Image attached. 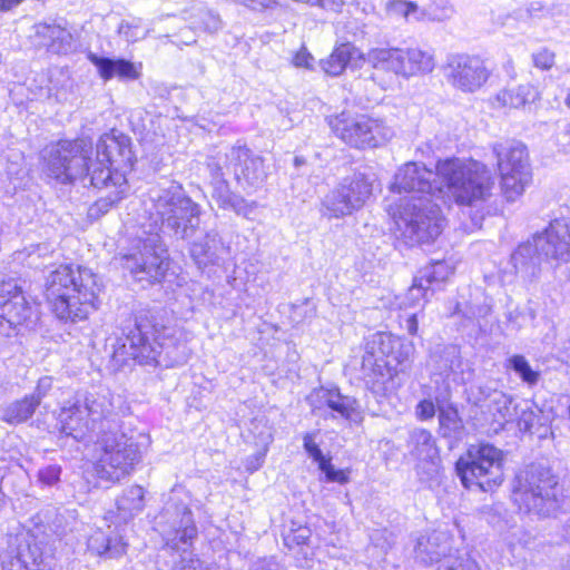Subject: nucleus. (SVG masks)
<instances>
[{"label":"nucleus","instance_id":"1","mask_svg":"<svg viewBox=\"0 0 570 570\" xmlns=\"http://www.w3.org/2000/svg\"><path fill=\"white\" fill-rule=\"evenodd\" d=\"M436 178V168L434 173L413 161L404 164L394 175L392 191L422 194L405 199L394 216L400 236L411 246L433 242L443 229L444 219L434 199L443 200L444 190Z\"/></svg>","mask_w":570,"mask_h":570},{"label":"nucleus","instance_id":"2","mask_svg":"<svg viewBox=\"0 0 570 570\" xmlns=\"http://www.w3.org/2000/svg\"><path fill=\"white\" fill-rule=\"evenodd\" d=\"M190 356L181 334L170 327L140 320L129 333L118 341L112 357L118 363L129 358L146 365L175 367L186 364Z\"/></svg>","mask_w":570,"mask_h":570},{"label":"nucleus","instance_id":"3","mask_svg":"<svg viewBox=\"0 0 570 570\" xmlns=\"http://www.w3.org/2000/svg\"><path fill=\"white\" fill-rule=\"evenodd\" d=\"M102 291L100 277L87 267L59 266L46 283V298L61 321L80 322L98 309Z\"/></svg>","mask_w":570,"mask_h":570},{"label":"nucleus","instance_id":"4","mask_svg":"<svg viewBox=\"0 0 570 570\" xmlns=\"http://www.w3.org/2000/svg\"><path fill=\"white\" fill-rule=\"evenodd\" d=\"M114 416L112 395L108 390L78 391L65 401L57 423L65 435L85 441L112 430Z\"/></svg>","mask_w":570,"mask_h":570},{"label":"nucleus","instance_id":"5","mask_svg":"<svg viewBox=\"0 0 570 570\" xmlns=\"http://www.w3.org/2000/svg\"><path fill=\"white\" fill-rule=\"evenodd\" d=\"M556 266L570 262V220L557 218L540 233L518 246L511 255L514 271L523 279L532 282L541 273V263Z\"/></svg>","mask_w":570,"mask_h":570},{"label":"nucleus","instance_id":"6","mask_svg":"<svg viewBox=\"0 0 570 570\" xmlns=\"http://www.w3.org/2000/svg\"><path fill=\"white\" fill-rule=\"evenodd\" d=\"M438 177L459 205L473 206L492 195L494 179L489 168L475 160L448 158L436 164Z\"/></svg>","mask_w":570,"mask_h":570},{"label":"nucleus","instance_id":"7","mask_svg":"<svg viewBox=\"0 0 570 570\" xmlns=\"http://www.w3.org/2000/svg\"><path fill=\"white\" fill-rule=\"evenodd\" d=\"M150 200V226L176 239L189 238L198 229L200 206L186 195L180 185L171 184L157 190Z\"/></svg>","mask_w":570,"mask_h":570},{"label":"nucleus","instance_id":"8","mask_svg":"<svg viewBox=\"0 0 570 570\" xmlns=\"http://www.w3.org/2000/svg\"><path fill=\"white\" fill-rule=\"evenodd\" d=\"M563 497L558 476L541 465L525 468L513 481L512 500L525 513L550 517L561 508Z\"/></svg>","mask_w":570,"mask_h":570},{"label":"nucleus","instance_id":"9","mask_svg":"<svg viewBox=\"0 0 570 570\" xmlns=\"http://www.w3.org/2000/svg\"><path fill=\"white\" fill-rule=\"evenodd\" d=\"M96 451L97 476L112 483L130 475L141 460L139 444L131 436L114 430L97 436Z\"/></svg>","mask_w":570,"mask_h":570},{"label":"nucleus","instance_id":"10","mask_svg":"<svg viewBox=\"0 0 570 570\" xmlns=\"http://www.w3.org/2000/svg\"><path fill=\"white\" fill-rule=\"evenodd\" d=\"M455 470L466 489L492 491L503 482L502 451L488 443L470 445L456 461Z\"/></svg>","mask_w":570,"mask_h":570},{"label":"nucleus","instance_id":"11","mask_svg":"<svg viewBox=\"0 0 570 570\" xmlns=\"http://www.w3.org/2000/svg\"><path fill=\"white\" fill-rule=\"evenodd\" d=\"M327 124L340 140L355 149L376 148L394 136L383 120L351 111L330 116Z\"/></svg>","mask_w":570,"mask_h":570},{"label":"nucleus","instance_id":"12","mask_svg":"<svg viewBox=\"0 0 570 570\" xmlns=\"http://www.w3.org/2000/svg\"><path fill=\"white\" fill-rule=\"evenodd\" d=\"M89 154H92V144L85 139L62 140L47 146L41 154L43 170L62 184L85 179L91 169Z\"/></svg>","mask_w":570,"mask_h":570},{"label":"nucleus","instance_id":"13","mask_svg":"<svg viewBox=\"0 0 570 570\" xmlns=\"http://www.w3.org/2000/svg\"><path fill=\"white\" fill-rule=\"evenodd\" d=\"M497 158L503 196L509 202L520 197L532 180L527 147L517 140L495 141L491 146Z\"/></svg>","mask_w":570,"mask_h":570},{"label":"nucleus","instance_id":"14","mask_svg":"<svg viewBox=\"0 0 570 570\" xmlns=\"http://www.w3.org/2000/svg\"><path fill=\"white\" fill-rule=\"evenodd\" d=\"M155 529L164 541V552L187 554L197 535L193 513L184 503H167L155 519Z\"/></svg>","mask_w":570,"mask_h":570},{"label":"nucleus","instance_id":"15","mask_svg":"<svg viewBox=\"0 0 570 570\" xmlns=\"http://www.w3.org/2000/svg\"><path fill=\"white\" fill-rule=\"evenodd\" d=\"M124 266L137 281L159 282L168 268L167 248L158 233L140 240L137 252L125 255Z\"/></svg>","mask_w":570,"mask_h":570},{"label":"nucleus","instance_id":"16","mask_svg":"<svg viewBox=\"0 0 570 570\" xmlns=\"http://www.w3.org/2000/svg\"><path fill=\"white\" fill-rule=\"evenodd\" d=\"M414 352L415 346L411 341L377 332L366 338L363 363L396 371L397 366H405L412 360Z\"/></svg>","mask_w":570,"mask_h":570},{"label":"nucleus","instance_id":"17","mask_svg":"<svg viewBox=\"0 0 570 570\" xmlns=\"http://www.w3.org/2000/svg\"><path fill=\"white\" fill-rule=\"evenodd\" d=\"M442 70L448 83L463 92H475L490 77L485 61L468 53L449 55Z\"/></svg>","mask_w":570,"mask_h":570},{"label":"nucleus","instance_id":"18","mask_svg":"<svg viewBox=\"0 0 570 570\" xmlns=\"http://www.w3.org/2000/svg\"><path fill=\"white\" fill-rule=\"evenodd\" d=\"M450 552L451 535L442 530L421 535L415 546V556L420 561L441 562L438 570H480L474 560L453 558Z\"/></svg>","mask_w":570,"mask_h":570},{"label":"nucleus","instance_id":"19","mask_svg":"<svg viewBox=\"0 0 570 570\" xmlns=\"http://www.w3.org/2000/svg\"><path fill=\"white\" fill-rule=\"evenodd\" d=\"M224 165L234 174L237 185L247 194L261 188L267 178L264 159L246 146H233L225 155Z\"/></svg>","mask_w":570,"mask_h":570},{"label":"nucleus","instance_id":"20","mask_svg":"<svg viewBox=\"0 0 570 570\" xmlns=\"http://www.w3.org/2000/svg\"><path fill=\"white\" fill-rule=\"evenodd\" d=\"M88 177H90L91 186L99 189H109L106 196L100 197L90 206V217L99 218L101 215H105L127 195L128 183L125 175L119 170L110 171L105 168L92 169Z\"/></svg>","mask_w":570,"mask_h":570},{"label":"nucleus","instance_id":"21","mask_svg":"<svg viewBox=\"0 0 570 570\" xmlns=\"http://www.w3.org/2000/svg\"><path fill=\"white\" fill-rule=\"evenodd\" d=\"M131 150L129 148L128 139L126 137L116 138L111 135L102 136L98 144L96 150V159L92 160L89 157V166L92 169L105 168L110 171L112 165L118 166H127L131 164ZM91 173H89L90 175Z\"/></svg>","mask_w":570,"mask_h":570},{"label":"nucleus","instance_id":"22","mask_svg":"<svg viewBox=\"0 0 570 570\" xmlns=\"http://www.w3.org/2000/svg\"><path fill=\"white\" fill-rule=\"evenodd\" d=\"M314 396L326 407L347 421L360 423L363 420L358 401L350 395H344L338 389H320Z\"/></svg>","mask_w":570,"mask_h":570},{"label":"nucleus","instance_id":"23","mask_svg":"<svg viewBox=\"0 0 570 570\" xmlns=\"http://www.w3.org/2000/svg\"><path fill=\"white\" fill-rule=\"evenodd\" d=\"M401 71L400 77H412L431 73L435 68L433 52L419 47L399 48Z\"/></svg>","mask_w":570,"mask_h":570},{"label":"nucleus","instance_id":"24","mask_svg":"<svg viewBox=\"0 0 570 570\" xmlns=\"http://www.w3.org/2000/svg\"><path fill=\"white\" fill-rule=\"evenodd\" d=\"M89 61L97 68L98 75L105 81L117 77L119 80H137L141 75V65L138 66L126 59H111L99 57L90 52Z\"/></svg>","mask_w":570,"mask_h":570},{"label":"nucleus","instance_id":"25","mask_svg":"<svg viewBox=\"0 0 570 570\" xmlns=\"http://www.w3.org/2000/svg\"><path fill=\"white\" fill-rule=\"evenodd\" d=\"M181 18L189 23L191 30L216 33L223 28L220 16L198 0L187 3L181 10Z\"/></svg>","mask_w":570,"mask_h":570},{"label":"nucleus","instance_id":"26","mask_svg":"<svg viewBox=\"0 0 570 570\" xmlns=\"http://www.w3.org/2000/svg\"><path fill=\"white\" fill-rule=\"evenodd\" d=\"M55 561L37 544L20 548L17 556L3 561V570H53Z\"/></svg>","mask_w":570,"mask_h":570},{"label":"nucleus","instance_id":"27","mask_svg":"<svg viewBox=\"0 0 570 570\" xmlns=\"http://www.w3.org/2000/svg\"><path fill=\"white\" fill-rule=\"evenodd\" d=\"M1 311L9 328L20 325L31 326L38 321V306L28 302L23 293H18L13 298L4 301Z\"/></svg>","mask_w":570,"mask_h":570},{"label":"nucleus","instance_id":"28","mask_svg":"<svg viewBox=\"0 0 570 570\" xmlns=\"http://www.w3.org/2000/svg\"><path fill=\"white\" fill-rule=\"evenodd\" d=\"M88 549L97 554L105 556L106 558H118L126 553L127 543L124 541L120 533H114L108 527V531L97 529L88 538Z\"/></svg>","mask_w":570,"mask_h":570},{"label":"nucleus","instance_id":"29","mask_svg":"<svg viewBox=\"0 0 570 570\" xmlns=\"http://www.w3.org/2000/svg\"><path fill=\"white\" fill-rule=\"evenodd\" d=\"M407 448L410 455L420 463L435 464L439 460V451L430 431L414 429L410 432Z\"/></svg>","mask_w":570,"mask_h":570},{"label":"nucleus","instance_id":"30","mask_svg":"<svg viewBox=\"0 0 570 570\" xmlns=\"http://www.w3.org/2000/svg\"><path fill=\"white\" fill-rule=\"evenodd\" d=\"M36 36L41 39V45L53 52L62 53L71 47L72 36L61 23L40 22L35 26Z\"/></svg>","mask_w":570,"mask_h":570},{"label":"nucleus","instance_id":"31","mask_svg":"<svg viewBox=\"0 0 570 570\" xmlns=\"http://www.w3.org/2000/svg\"><path fill=\"white\" fill-rule=\"evenodd\" d=\"M356 208L351 202V198L342 190L338 184L335 188L328 191L321 202L320 213L323 217L328 219L343 218L352 215Z\"/></svg>","mask_w":570,"mask_h":570},{"label":"nucleus","instance_id":"32","mask_svg":"<svg viewBox=\"0 0 570 570\" xmlns=\"http://www.w3.org/2000/svg\"><path fill=\"white\" fill-rule=\"evenodd\" d=\"M144 497L145 491L139 485H131L124 490L122 494L116 501V518L119 523H127L142 511L145 507Z\"/></svg>","mask_w":570,"mask_h":570},{"label":"nucleus","instance_id":"33","mask_svg":"<svg viewBox=\"0 0 570 570\" xmlns=\"http://www.w3.org/2000/svg\"><path fill=\"white\" fill-rule=\"evenodd\" d=\"M342 190L353 202L356 210L361 209L372 195L373 181L363 173H354L340 181Z\"/></svg>","mask_w":570,"mask_h":570},{"label":"nucleus","instance_id":"34","mask_svg":"<svg viewBox=\"0 0 570 570\" xmlns=\"http://www.w3.org/2000/svg\"><path fill=\"white\" fill-rule=\"evenodd\" d=\"M222 247L219 235L215 230L208 232L200 240L190 245V256L198 267L214 264L218 258V252Z\"/></svg>","mask_w":570,"mask_h":570},{"label":"nucleus","instance_id":"35","mask_svg":"<svg viewBox=\"0 0 570 570\" xmlns=\"http://www.w3.org/2000/svg\"><path fill=\"white\" fill-rule=\"evenodd\" d=\"M363 59L373 69L400 76L401 65L397 47L372 48L363 56Z\"/></svg>","mask_w":570,"mask_h":570},{"label":"nucleus","instance_id":"36","mask_svg":"<svg viewBox=\"0 0 570 570\" xmlns=\"http://www.w3.org/2000/svg\"><path fill=\"white\" fill-rule=\"evenodd\" d=\"M208 167L212 175V198L217 202L220 208L227 209L236 194L230 190L228 181L224 178L223 167L218 161L208 164Z\"/></svg>","mask_w":570,"mask_h":570},{"label":"nucleus","instance_id":"37","mask_svg":"<svg viewBox=\"0 0 570 570\" xmlns=\"http://www.w3.org/2000/svg\"><path fill=\"white\" fill-rule=\"evenodd\" d=\"M488 406L494 420L500 424L514 421L518 412V403L514 404L513 399L501 391H494L490 395Z\"/></svg>","mask_w":570,"mask_h":570},{"label":"nucleus","instance_id":"38","mask_svg":"<svg viewBox=\"0 0 570 570\" xmlns=\"http://www.w3.org/2000/svg\"><path fill=\"white\" fill-rule=\"evenodd\" d=\"M537 90L531 85H521L513 89H503L495 96V101L501 107L520 108L534 101Z\"/></svg>","mask_w":570,"mask_h":570},{"label":"nucleus","instance_id":"39","mask_svg":"<svg viewBox=\"0 0 570 570\" xmlns=\"http://www.w3.org/2000/svg\"><path fill=\"white\" fill-rule=\"evenodd\" d=\"M353 49L350 43H342L335 47L326 59L321 60V67L324 72L332 77L340 76L350 62Z\"/></svg>","mask_w":570,"mask_h":570},{"label":"nucleus","instance_id":"40","mask_svg":"<svg viewBox=\"0 0 570 570\" xmlns=\"http://www.w3.org/2000/svg\"><path fill=\"white\" fill-rule=\"evenodd\" d=\"M39 405L29 395L16 401L2 411V420L9 424H20L32 416Z\"/></svg>","mask_w":570,"mask_h":570},{"label":"nucleus","instance_id":"41","mask_svg":"<svg viewBox=\"0 0 570 570\" xmlns=\"http://www.w3.org/2000/svg\"><path fill=\"white\" fill-rule=\"evenodd\" d=\"M150 32L151 29L144 27V19L140 17L124 19L117 28V33L129 43L146 39Z\"/></svg>","mask_w":570,"mask_h":570},{"label":"nucleus","instance_id":"42","mask_svg":"<svg viewBox=\"0 0 570 570\" xmlns=\"http://www.w3.org/2000/svg\"><path fill=\"white\" fill-rule=\"evenodd\" d=\"M440 431L444 438H459L463 431V422L453 407L443 409L439 413Z\"/></svg>","mask_w":570,"mask_h":570},{"label":"nucleus","instance_id":"43","mask_svg":"<svg viewBox=\"0 0 570 570\" xmlns=\"http://www.w3.org/2000/svg\"><path fill=\"white\" fill-rule=\"evenodd\" d=\"M540 415L541 410L528 401H522L518 403V412L515 413L514 421H517L520 431L530 432L539 421Z\"/></svg>","mask_w":570,"mask_h":570},{"label":"nucleus","instance_id":"44","mask_svg":"<svg viewBox=\"0 0 570 570\" xmlns=\"http://www.w3.org/2000/svg\"><path fill=\"white\" fill-rule=\"evenodd\" d=\"M311 535L312 530L308 527L295 522H292L291 527L283 533L285 546L289 549L307 544Z\"/></svg>","mask_w":570,"mask_h":570},{"label":"nucleus","instance_id":"45","mask_svg":"<svg viewBox=\"0 0 570 570\" xmlns=\"http://www.w3.org/2000/svg\"><path fill=\"white\" fill-rule=\"evenodd\" d=\"M509 367H511L523 382L528 384H535L539 380V372L533 371L522 355H513L509 360Z\"/></svg>","mask_w":570,"mask_h":570},{"label":"nucleus","instance_id":"46","mask_svg":"<svg viewBox=\"0 0 570 570\" xmlns=\"http://www.w3.org/2000/svg\"><path fill=\"white\" fill-rule=\"evenodd\" d=\"M451 269L444 262H436L421 272L423 281L431 287L433 283L444 282L451 274Z\"/></svg>","mask_w":570,"mask_h":570},{"label":"nucleus","instance_id":"47","mask_svg":"<svg viewBox=\"0 0 570 570\" xmlns=\"http://www.w3.org/2000/svg\"><path fill=\"white\" fill-rule=\"evenodd\" d=\"M429 294H433V289L423 281V277H416L407 291V304L411 306L420 305L421 301H428Z\"/></svg>","mask_w":570,"mask_h":570},{"label":"nucleus","instance_id":"48","mask_svg":"<svg viewBox=\"0 0 570 570\" xmlns=\"http://www.w3.org/2000/svg\"><path fill=\"white\" fill-rule=\"evenodd\" d=\"M386 12L391 17H401L409 20L412 14H415L419 7L415 2L405 0H390L386 3Z\"/></svg>","mask_w":570,"mask_h":570},{"label":"nucleus","instance_id":"49","mask_svg":"<svg viewBox=\"0 0 570 570\" xmlns=\"http://www.w3.org/2000/svg\"><path fill=\"white\" fill-rule=\"evenodd\" d=\"M227 209H232L238 216L252 219V216L255 214L257 209V203L254 200L248 202L244 197L236 194L230 204L228 205Z\"/></svg>","mask_w":570,"mask_h":570},{"label":"nucleus","instance_id":"50","mask_svg":"<svg viewBox=\"0 0 570 570\" xmlns=\"http://www.w3.org/2000/svg\"><path fill=\"white\" fill-rule=\"evenodd\" d=\"M179 561L175 563L173 570H213L200 559L193 556L191 551L187 554H179Z\"/></svg>","mask_w":570,"mask_h":570},{"label":"nucleus","instance_id":"51","mask_svg":"<svg viewBox=\"0 0 570 570\" xmlns=\"http://www.w3.org/2000/svg\"><path fill=\"white\" fill-rule=\"evenodd\" d=\"M317 432H307L303 436V448L307 452V454L315 461L317 464L321 463L325 456L323 455L322 450L318 444L315 442Z\"/></svg>","mask_w":570,"mask_h":570},{"label":"nucleus","instance_id":"52","mask_svg":"<svg viewBox=\"0 0 570 570\" xmlns=\"http://www.w3.org/2000/svg\"><path fill=\"white\" fill-rule=\"evenodd\" d=\"M554 52L547 48H542L532 53V62L534 67L541 70H550L554 65Z\"/></svg>","mask_w":570,"mask_h":570},{"label":"nucleus","instance_id":"53","mask_svg":"<svg viewBox=\"0 0 570 570\" xmlns=\"http://www.w3.org/2000/svg\"><path fill=\"white\" fill-rule=\"evenodd\" d=\"M23 293L17 281L13 278L0 279V306L3 308V302L13 298L16 294Z\"/></svg>","mask_w":570,"mask_h":570},{"label":"nucleus","instance_id":"54","mask_svg":"<svg viewBox=\"0 0 570 570\" xmlns=\"http://www.w3.org/2000/svg\"><path fill=\"white\" fill-rule=\"evenodd\" d=\"M318 469L325 473L327 481L330 482H338L341 484L346 483L348 478L342 470H335L331 464L330 459H324L321 463H318Z\"/></svg>","mask_w":570,"mask_h":570},{"label":"nucleus","instance_id":"55","mask_svg":"<svg viewBox=\"0 0 570 570\" xmlns=\"http://www.w3.org/2000/svg\"><path fill=\"white\" fill-rule=\"evenodd\" d=\"M235 3L245 6L252 10L265 11L273 10L281 6L277 0H233Z\"/></svg>","mask_w":570,"mask_h":570},{"label":"nucleus","instance_id":"56","mask_svg":"<svg viewBox=\"0 0 570 570\" xmlns=\"http://www.w3.org/2000/svg\"><path fill=\"white\" fill-rule=\"evenodd\" d=\"M52 389V379L49 376H43L38 381V384L36 386V390L32 394L29 396L37 401V404L39 405L42 401V399L49 393V391Z\"/></svg>","mask_w":570,"mask_h":570},{"label":"nucleus","instance_id":"57","mask_svg":"<svg viewBox=\"0 0 570 570\" xmlns=\"http://www.w3.org/2000/svg\"><path fill=\"white\" fill-rule=\"evenodd\" d=\"M314 57L308 52L306 47H302L293 57V65L297 68L312 69Z\"/></svg>","mask_w":570,"mask_h":570},{"label":"nucleus","instance_id":"58","mask_svg":"<svg viewBox=\"0 0 570 570\" xmlns=\"http://www.w3.org/2000/svg\"><path fill=\"white\" fill-rule=\"evenodd\" d=\"M197 30H191L189 26L185 29H181L176 37L178 38L176 41L170 40L171 43L176 45L177 47L184 46H193L197 43Z\"/></svg>","mask_w":570,"mask_h":570},{"label":"nucleus","instance_id":"59","mask_svg":"<svg viewBox=\"0 0 570 570\" xmlns=\"http://www.w3.org/2000/svg\"><path fill=\"white\" fill-rule=\"evenodd\" d=\"M60 476V468L56 465L47 466L39 472V479L42 483L47 485L55 484Z\"/></svg>","mask_w":570,"mask_h":570},{"label":"nucleus","instance_id":"60","mask_svg":"<svg viewBox=\"0 0 570 570\" xmlns=\"http://www.w3.org/2000/svg\"><path fill=\"white\" fill-rule=\"evenodd\" d=\"M415 414L422 421L432 419L435 414V406H434L433 402L430 400L421 401L416 405Z\"/></svg>","mask_w":570,"mask_h":570},{"label":"nucleus","instance_id":"61","mask_svg":"<svg viewBox=\"0 0 570 570\" xmlns=\"http://www.w3.org/2000/svg\"><path fill=\"white\" fill-rule=\"evenodd\" d=\"M344 6V0H316L315 3V7L334 13H341L343 11Z\"/></svg>","mask_w":570,"mask_h":570},{"label":"nucleus","instance_id":"62","mask_svg":"<svg viewBox=\"0 0 570 570\" xmlns=\"http://www.w3.org/2000/svg\"><path fill=\"white\" fill-rule=\"evenodd\" d=\"M250 570H282V568L274 558H269L254 562Z\"/></svg>","mask_w":570,"mask_h":570},{"label":"nucleus","instance_id":"63","mask_svg":"<svg viewBox=\"0 0 570 570\" xmlns=\"http://www.w3.org/2000/svg\"><path fill=\"white\" fill-rule=\"evenodd\" d=\"M351 4L354 6L356 10L361 11L365 16H370L375 12L374 4L370 2L361 3L360 1H353Z\"/></svg>","mask_w":570,"mask_h":570},{"label":"nucleus","instance_id":"64","mask_svg":"<svg viewBox=\"0 0 570 570\" xmlns=\"http://www.w3.org/2000/svg\"><path fill=\"white\" fill-rule=\"evenodd\" d=\"M405 328L411 335H415L417 333L416 314H412L405 320Z\"/></svg>","mask_w":570,"mask_h":570}]
</instances>
